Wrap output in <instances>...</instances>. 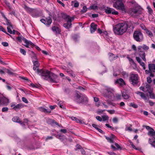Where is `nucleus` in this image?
<instances>
[{"label": "nucleus", "mask_w": 155, "mask_h": 155, "mask_svg": "<svg viewBox=\"0 0 155 155\" xmlns=\"http://www.w3.org/2000/svg\"><path fill=\"white\" fill-rule=\"evenodd\" d=\"M37 71L38 74L43 79L50 82L57 83L59 81L58 76L48 70L37 69Z\"/></svg>", "instance_id": "f257e3e1"}, {"label": "nucleus", "mask_w": 155, "mask_h": 155, "mask_svg": "<svg viewBox=\"0 0 155 155\" xmlns=\"http://www.w3.org/2000/svg\"><path fill=\"white\" fill-rule=\"evenodd\" d=\"M112 89L109 87H107L104 90L103 95L106 99L107 103L110 105L114 106V103L112 102L113 100L112 99L113 95Z\"/></svg>", "instance_id": "f03ea898"}, {"label": "nucleus", "mask_w": 155, "mask_h": 155, "mask_svg": "<svg viewBox=\"0 0 155 155\" xmlns=\"http://www.w3.org/2000/svg\"><path fill=\"white\" fill-rule=\"evenodd\" d=\"M125 22L119 23L115 25L114 31V33L117 35H122L127 30Z\"/></svg>", "instance_id": "7ed1b4c3"}, {"label": "nucleus", "mask_w": 155, "mask_h": 155, "mask_svg": "<svg viewBox=\"0 0 155 155\" xmlns=\"http://www.w3.org/2000/svg\"><path fill=\"white\" fill-rule=\"evenodd\" d=\"M74 99L76 101L79 103H81L86 104L88 102V99L85 95H79L77 93L74 97Z\"/></svg>", "instance_id": "20e7f679"}, {"label": "nucleus", "mask_w": 155, "mask_h": 155, "mask_svg": "<svg viewBox=\"0 0 155 155\" xmlns=\"http://www.w3.org/2000/svg\"><path fill=\"white\" fill-rule=\"evenodd\" d=\"M129 81L134 86H137L139 82L138 75L137 74H132L130 75Z\"/></svg>", "instance_id": "39448f33"}, {"label": "nucleus", "mask_w": 155, "mask_h": 155, "mask_svg": "<svg viewBox=\"0 0 155 155\" xmlns=\"http://www.w3.org/2000/svg\"><path fill=\"white\" fill-rule=\"evenodd\" d=\"M134 39L137 42H141L143 40V35L141 32L139 31H135L133 34Z\"/></svg>", "instance_id": "423d86ee"}, {"label": "nucleus", "mask_w": 155, "mask_h": 155, "mask_svg": "<svg viewBox=\"0 0 155 155\" xmlns=\"http://www.w3.org/2000/svg\"><path fill=\"white\" fill-rule=\"evenodd\" d=\"M113 6L117 9H119L123 11L125 10L122 0H117L116 2L114 3Z\"/></svg>", "instance_id": "0eeeda50"}, {"label": "nucleus", "mask_w": 155, "mask_h": 155, "mask_svg": "<svg viewBox=\"0 0 155 155\" xmlns=\"http://www.w3.org/2000/svg\"><path fill=\"white\" fill-rule=\"evenodd\" d=\"M66 20L67 22L64 24L63 26L68 29L71 27V22L74 20V18L67 15L66 16Z\"/></svg>", "instance_id": "6e6552de"}, {"label": "nucleus", "mask_w": 155, "mask_h": 155, "mask_svg": "<svg viewBox=\"0 0 155 155\" xmlns=\"http://www.w3.org/2000/svg\"><path fill=\"white\" fill-rule=\"evenodd\" d=\"M104 10L106 13L107 14L112 13L113 15H117L118 14V12L114 9L108 7L105 8Z\"/></svg>", "instance_id": "1a4fd4ad"}, {"label": "nucleus", "mask_w": 155, "mask_h": 155, "mask_svg": "<svg viewBox=\"0 0 155 155\" xmlns=\"http://www.w3.org/2000/svg\"><path fill=\"white\" fill-rule=\"evenodd\" d=\"M21 37V40H23L25 44L24 46L28 48L29 45L34 46L35 45L31 41H28L22 36Z\"/></svg>", "instance_id": "9d476101"}, {"label": "nucleus", "mask_w": 155, "mask_h": 155, "mask_svg": "<svg viewBox=\"0 0 155 155\" xmlns=\"http://www.w3.org/2000/svg\"><path fill=\"white\" fill-rule=\"evenodd\" d=\"M40 21L46 25H49L51 24L52 22L51 19L49 17L45 19H41L40 20Z\"/></svg>", "instance_id": "9b49d317"}, {"label": "nucleus", "mask_w": 155, "mask_h": 155, "mask_svg": "<svg viewBox=\"0 0 155 155\" xmlns=\"http://www.w3.org/2000/svg\"><path fill=\"white\" fill-rule=\"evenodd\" d=\"M125 22V24L126 25L127 30L128 29V28H129L130 29H131L132 31H133L134 27L133 22L130 21Z\"/></svg>", "instance_id": "f8f14e48"}, {"label": "nucleus", "mask_w": 155, "mask_h": 155, "mask_svg": "<svg viewBox=\"0 0 155 155\" xmlns=\"http://www.w3.org/2000/svg\"><path fill=\"white\" fill-rule=\"evenodd\" d=\"M108 55L109 60L110 61H113L116 59L118 56L117 55H115L112 53L109 52L108 53Z\"/></svg>", "instance_id": "ddd939ff"}, {"label": "nucleus", "mask_w": 155, "mask_h": 155, "mask_svg": "<svg viewBox=\"0 0 155 155\" xmlns=\"http://www.w3.org/2000/svg\"><path fill=\"white\" fill-rule=\"evenodd\" d=\"M138 50V53L139 56L142 58L143 60L144 61H146V59L145 58V51H144L143 49Z\"/></svg>", "instance_id": "4468645a"}, {"label": "nucleus", "mask_w": 155, "mask_h": 155, "mask_svg": "<svg viewBox=\"0 0 155 155\" xmlns=\"http://www.w3.org/2000/svg\"><path fill=\"white\" fill-rule=\"evenodd\" d=\"M135 93L139 95L141 97V98L144 99L146 102L149 100L148 99H147L144 93L139 91H137Z\"/></svg>", "instance_id": "2eb2a0df"}, {"label": "nucleus", "mask_w": 155, "mask_h": 155, "mask_svg": "<svg viewBox=\"0 0 155 155\" xmlns=\"http://www.w3.org/2000/svg\"><path fill=\"white\" fill-rule=\"evenodd\" d=\"M131 11L132 13L136 15H138L140 14L141 13V12L140 10L136 8H132Z\"/></svg>", "instance_id": "dca6fc26"}, {"label": "nucleus", "mask_w": 155, "mask_h": 155, "mask_svg": "<svg viewBox=\"0 0 155 155\" xmlns=\"http://www.w3.org/2000/svg\"><path fill=\"white\" fill-rule=\"evenodd\" d=\"M109 117L107 115H103L102 116V117L100 116H97V120L100 121H105L108 120Z\"/></svg>", "instance_id": "f3484780"}, {"label": "nucleus", "mask_w": 155, "mask_h": 155, "mask_svg": "<svg viewBox=\"0 0 155 155\" xmlns=\"http://www.w3.org/2000/svg\"><path fill=\"white\" fill-rule=\"evenodd\" d=\"M97 28V25L94 23H92L90 25V30L91 33H93L96 30Z\"/></svg>", "instance_id": "a211bd4d"}, {"label": "nucleus", "mask_w": 155, "mask_h": 155, "mask_svg": "<svg viewBox=\"0 0 155 155\" xmlns=\"http://www.w3.org/2000/svg\"><path fill=\"white\" fill-rule=\"evenodd\" d=\"M149 143L152 147H155V136L150 138L149 139Z\"/></svg>", "instance_id": "6ab92c4d"}, {"label": "nucleus", "mask_w": 155, "mask_h": 155, "mask_svg": "<svg viewBox=\"0 0 155 155\" xmlns=\"http://www.w3.org/2000/svg\"><path fill=\"white\" fill-rule=\"evenodd\" d=\"M148 68L151 73L155 72V64H149Z\"/></svg>", "instance_id": "aec40b11"}, {"label": "nucleus", "mask_w": 155, "mask_h": 155, "mask_svg": "<svg viewBox=\"0 0 155 155\" xmlns=\"http://www.w3.org/2000/svg\"><path fill=\"white\" fill-rule=\"evenodd\" d=\"M115 83L116 84H119L121 85H123L125 84L124 80L122 78H119L117 79L115 81Z\"/></svg>", "instance_id": "412c9836"}, {"label": "nucleus", "mask_w": 155, "mask_h": 155, "mask_svg": "<svg viewBox=\"0 0 155 155\" xmlns=\"http://www.w3.org/2000/svg\"><path fill=\"white\" fill-rule=\"evenodd\" d=\"M9 103V100L5 97L2 98V102L1 104L7 105Z\"/></svg>", "instance_id": "4be33fe9"}, {"label": "nucleus", "mask_w": 155, "mask_h": 155, "mask_svg": "<svg viewBox=\"0 0 155 155\" xmlns=\"http://www.w3.org/2000/svg\"><path fill=\"white\" fill-rule=\"evenodd\" d=\"M39 110L43 112L45 114H49L50 113H51V111L50 110H49L47 109L42 107H39Z\"/></svg>", "instance_id": "5701e85b"}, {"label": "nucleus", "mask_w": 155, "mask_h": 155, "mask_svg": "<svg viewBox=\"0 0 155 155\" xmlns=\"http://www.w3.org/2000/svg\"><path fill=\"white\" fill-rule=\"evenodd\" d=\"M149 48V47L145 44H143L142 46H139L137 47L138 49H143L144 50H147Z\"/></svg>", "instance_id": "b1692460"}, {"label": "nucleus", "mask_w": 155, "mask_h": 155, "mask_svg": "<svg viewBox=\"0 0 155 155\" xmlns=\"http://www.w3.org/2000/svg\"><path fill=\"white\" fill-rule=\"evenodd\" d=\"M52 29L54 32L56 34H59L61 32L60 30L58 27H53L52 28Z\"/></svg>", "instance_id": "393cba45"}, {"label": "nucleus", "mask_w": 155, "mask_h": 155, "mask_svg": "<svg viewBox=\"0 0 155 155\" xmlns=\"http://www.w3.org/2000/svg\"><path fill=\"white\" fill-rule=\"evenodd\" d=\"M66 71L71 77L73 78L75 77V75L72 70L70 69H67Z\"/></svg>", "instance_id": "a878e982"}, {"label": "nucleus", "mask_w": 155, "mask_h": 155, "mask_svg": "<svg viewBox=\"0 0 155 155\" xmlns=\"http://www.w3.org/2000/svg\"><path fill=\"white\" fill-rule=\"evenodd\" d=\"M12 120L15 122L19 123L21 124H24L23 123H22L21 121L20 120L19 117H14L12 119Z\"/></svg>", "instance_id": "bb28decb"}, {"label": "nucleus", "mask_w": 155, "mask_h": 155, "mask_svg": "<svg viewBox=\"0 0 155 155\" xmlns=\"http://www.w3.org/2000/svg\"><path fill=\"white\" fill-rule=\"evenodd\" d=\"M24 106L23 104L21 103L17 104L15 106V110H17L21 108H22L24 107Z\"/></svg>", "instance_id": "cd10ccee"}, {"label": "nucleus", "mask_w": 155, "mask_h": 155, "mask_svg": "<svg viewBox=\"0 0 155 155\" xmlns=\"http://www.w3.org/2000/svg\"><path fill=\"white\" fill-rule=\"evenodd\" d=\"M148 135L149 136H152V137L155 136V131L153 130H150L148 133Z\"/></svg>", "instance_id": "c85d7f7f"}, {"label": "nucleus", "mask_w": 155, "mask_h": 155, "mask_svg": "<svg viewBox=\"0 0 155 155\" xmlns=\"http://www.w3.org/2000/svg\"><path fill=\"white\" fill-rule=\"evenodd\" d=\"M25 8L26 11H29L31 13H32L33 12H35V9L30 8L26 6H25Z\"/></svg>", "instance_id": "c756f323"}, {"label": "nucleus", "mask_w": 155, "mask_h": 155, "mask_svg": "<svg viewBox=\"0 0 155 155\" xmlns=\"http://www.w3.org/2000/svg\"><path fill=\"white\" fill-rule=\"evenodd\" d=\"M122 96L125 99H128L130 97V96L126 93H123L122 94Z\"/></svg>", "instance_id": "7c9ffc66"}, {"label": "nucleus", "mask_w": 155, "mask_h": 155, "mask_svg": "<svg viewBox=\"0 0 155 155\" xmlns=\"http://www.w3.org/2000/svg\"><path fill=\"white\" fill-rule=\"evenodd\" d=\"M72 120H75L77 123H82V120L78 119L76 117H71Z\"/></svg>", "instance_id": "2f4dec72"}, {"label": "nucleus", "mask_w": 155, "mask_h": 155, "mask_svg": "<svg viewBox=\"0 0 155 155\" xmlns=\"http://www.w3.org/2000/svg\"><path fill=\"white\" fill-rule=\"evenodd\" d=\"M148 93L149 96L150 98L155 99V94L154 93L151 91L149 92Z\"/></svg>", "instance_id": "473e14b6"}, {"label": "nucleus", "mask_w": 155, "mask_h": 155, "mask_svg": "<svg viewBox=\"0 0 155 155\" xmlns=\"http://www.w3.org/2000/svg\"><path fill=\"white\" fill-rule=\"evenodd\" d=\"M32 62L34 64V66L38 68L40 64L37 61H33Z\"/></svg>", "instance_id": "72a5a7b5"}, {"label": "nucleus", "mask_w": 155, "mask_h": 155, "mask_svg": "<svg viewBox=\"0 0 155 155\" xmlns=\"http://www.w3.org/2000/svg\"><path fill=\"white\" fill-rule=\"evenodd\" d=\"M145 89L146 90V91L150 92V90L151 87L150 85L148 84H146V86H145Z\"/></svg>", "instance_id": "f704fd0d"}, {"label": "nucleus", "mask_w": 155, "mask_h": 155, "mask_svg": "<svg viewBox=\"0 0 155 155\" xmlns=\"http://www.w3.org/2000/svg\"><path fill=\"white\" fill-rule=\"evenodd\" d=\"M127 58L128 59L129 61L130 62V63L132 64H133L134 65H136V64L135 63L134 61L133 60V59L130 58L129 57H127Z\"/></svg>", "instance_id": "c9c22d12"}, {"label": "nucleus", "mask_w": 155, "mask_h": 155, "mask_svg": "<svg viewBox=\"0 0 155 155\" xmlns=\"http://www.w3.org/2000/svg\"><path fill=\"white\" fill-rule=\"evenodd\" d=\"M146 32L148 34V35L150 37L153 36V34L152 32L148 29H146Z\"/></svg>", "instance_id": "e433bc0d"}, {"label": "nucleus", "mask_w": 155, "mask_h": 155, "mask_svg": "<svg viewBox=\"0 0 155 155\" xmlns=\"http://www.w3.org/2000/svg\"><path fill=\"white\" fill-rule=\"evenodd\" d=\"M3 69L4 71H5V72L9 74L12 75L13 74V73L8 69L3 68Z\"/></svg>", "instance_id": "4c0bfd02"}, {"label": "nucleus", "mask_w": 155, "mask_h": 155, "mask_svg": "<svg viewBox=\"0 0 155 155\" xmlns=\"http://www.w3.org/2000/svg\"><path fill=\"white\" fill-rule=\"evenodd\" d=\"M105 137L106 140H107L108 142L110 143H114V140L112 139V138L109 137H107L106 136H105Z\"/></svg>", "instance_id": "58836bf2"}, {"label": "nucleus", "mask_w": 155, "mask_h": 155, "mask_svg": "<svg viewBox=\"0 0 155 155\" xmlns=\"http://www.w3.org/2000/svg\"><path fill=\"white\" fill-rule=\"evenodd\" d=\"M6 25H8V27H10L12 29H13V27L12 25L11 24V23L10 22L9 20L8 19L7 20H6Z\"/></svg>", "instance_id": "ea45409f"}, {"label": "nucleus", "mask_w": 155, "mask_h": 155, "mask_svg": "<svg viewBox=\"0 0 155 155\" xmlns=\"http://www.w3.org/2000/svg\"><path fill=\"white\" fill-rule=\"evenodd\" d=\"M58 137V138L61 140V141H63L64 139L65 138V136L64 135H59Z\"/></svg>", "instance_id": "a19ab883"}, {"label": "nucleus", "mask_w": 155, "mask_h": 155, "mask_svg": "<svg viewBox=\"0 0 155 155\" xmlns=\"http://www.w3.org/2000/svg\"><path fill=\"white\" fill-rule=\"evenodd\" d=\"M0 31H2L4 33H6V34H7L8 35H10V36H11L4 29V28L1 26H0Z\"/></svg>", "instance_id": "79ce46f5"}, {"label": "nucleus", "mask_w": 155, "mask_h": 155, "mask_svg": "<svg viewBox=\"0 0 155 155\" xmlns=\"http://www.w3.org/2000/svg\"><path fill=\"white\" fill-rule=\"evenodd\" d=\"M97 8V5H92L89 8L90 9L95 10Z\"/></svg>", "instance_id": "37998d69"}, {"label": "nucleus", "mask_w": 155, "mask_h": 155, "mask_svg": "<svg viewBox=\"0 0 155 155\" xmlns=\"http://www.w3.org/2000/svg\"><path fill=\"white\" fill-rule=\"evenodd\" d=\"M87 8L86 6H84L83 7L82 9L81 10V12H83V13H84L86 12L87 11Z\"/></svg>", "instance_id": "c03bdc74"}, {"label": "nucleus", "mask_w": 155, "mask_h": 155, "mask_svg": "<svg viewBox=\"0 0 155 155\" xmlns=\"http://www.w3.org/2000/svg\"><path fill=\"white\" fill-rule=\"evenodd\" d=\"M103 32L102 30L100 29V28L97 29V33H99L101 35H103Z\"/></svg>", "instance_id": "a18cd8bd"}, {"label": "nucleus", "mask_w": 155, "mask_h": 155, "mask_svg": "<svg viewBox=\"0 0 155 155\" xmlns=\"http://www.w3.org/2000/svg\"><path fill=\"white\" fill-rule=\"evenodd\" d=\"M49 121H50V122L51 123L53 124V123H54L56 124L59 127H60V125L57 122H55L54 120H52L50 119L49 120Z\"/></svg>", "instance_id": "49530a36"}, {"label": "nucleus", "mask_w": 155, "mask_h": 155, "mask_svg": "<svg viewBox=\"0 0 155 155\" xmlns=\"http://www.w3.org/2000/svg\"><path fill=\"white\" fill-rule=\"evenodd\" d=\"M116 98L117 100H120L121 98V96L120 94H116Z\"/></svg>", "instance_id": "de8ad7c7"}, {"label": "nucleus", "mask_w": 155, "mask_h": 155, "mask_svg": "<svg viewBox=\"0 0 155 155\" xmlns=\"http://www.w3.org/2000/svg\"><path fill=\"white\" fill-rule=\"evenodd\" d=\"M130 106L135 108H137L138 107L137 105L134 103H130Z\"/></svg>", "instance_id": "09e8293b"}, {"label": "nucleus", "mask_w": 155, "mask_h": 155, "mask_svg": "<svg viewBox=\"0 0 155 155\" xmlns=\"http://www.w3.org/2000/svg\"><path fill=\"white\" fill-rule=\"evenodd\" d=\"M20 51L21 53L24 55H25L26 54V51L24 49L21 48L20 49Z\"/></svg>", "instance_id": "8fccbe9b"}, {"label": "nucleus", "mask_w": 155, "mask_h": 155, "mask_svg": "<svg viewBox=\"0 0 155 155\" xmlns=\"http://www.w3.org/2000/svg\"><path fill=\"white\" fill-rule=\"evenodd\" d=\"M112 121L114 123H117L118 122V119L116 117H114L113 118Z\"/></svg>", "instance_id": "3c124183"}, {"label": "nucleus", "mask_w": 155, "mask_h": 155, "mask_svg": "<svg viewBox=\"0 0 155 155\" xmlns=\"http://www.w3.org/2000/svg\"><path fill=\"white\" fill-rule=\"evenodd\" d=\"M7 29L8 30V32L10 33V34H12V29L10 27H8L7 28Z\"/></svg>", "instance_id": "603ef678"}, {"label": "nucleus", "mask_w": 155, "mask_h": 155, "mask_svg": "<svg viewBox=\"0 0 155 155\" xmlns=\"http://www.w3.org/2000/svg\"><path fill=\"white\" fill-rule=\"evenodd\" d=\"M115 145L117 147V150L118 149H120L121 150L122 149V148L117 143H114Z\"/></svg>", "instance_id": "864d4df0"}, {"label": "nucleus", "mask_w": 155, "mask_h": 155, "mask_svg": "<svg viewBox=\"0 0 155 155\" xmlns=\"http://www.w3.org/2000/svg\"><path fill=\"white\" fill-rule=\"evenodd\" d=\"M76 148L75 149V150H77L78 149H81L82 148L81 147L79 144H77L76 146Z\"/></svg>", "instance_id": "5fc2aeb1"}, {"label": "nucleus", "mask_w": 155, "mask_h": 155, "mask_svg": "<svg viewBox=\"0 0 155 155\" xmlns=\"http://www.w3.org/2000/svg\"><path fill=\"white\" fill-rule=\"evenodd\" d=\"M147 82L149 84L151 83L152 82V80L151 78L150 77H148L147 78Z\"/></svg>", "instance_id": "6e6d98bb"}, {"label": "nucleus", "mask_w": 155, "mask_h": 155, "mask_svg": "<svg viewBox=\"0 0 155 155\" xmlns=\"http://www.w3.org/2000/svg\"><path fill=\"white\" fill-rule=\"evenodd\" d=\"M130 145H131L132 147L134 149H135L136 150H138V149L136 147H135V146L134 145L133 143H132V142L131 141H130Z\"/></svg>", "instance_id": "4d7b16f0"}, {"label": "nucleus", "mask_w": 155, "mask_h": 155, "mask_svg": "<svg viewBox=\"0 0 155 155\" xmlns=\"http://www.w3.org/2000/svg\"><path fill=\"white\" fill-rule=\"evenodd\" d=\"M122 74L124 77H127L128 76V74L125 71H123Z\"/></svg>", "instance_id": "13d9d810"}, {"label": "nucleus", "mask_w": 155, "mask_h": 155, "mask_svg": "<svg viewBox=\"0 0 155 155\" xmlns=\"http://www.w3.org/2000/svg\"><path fill=\"white\" fill-rule=\"evenodd\" d=\"M22 100L25 103H27L28 102L27 100L24 97H23L22 98Z\"/></svg>", "instance_id": "bf43d9fd"}, {"label": "nucleus", "mask_w": 155, "mask_h": 155, "mask_svg": "<svg viewBox=\"0 0 155 155\" xmlns=\"http://www.w3.org/2000/svg\"><path fill=\"white\" fill-rule=\"evenodd\" d=\"M2 44L3 46L5 47L8 46V43L5 42H2Z\"/></svg>", "instance_id": "052dcab7"}, {"label": "nucleus", "mask_w": 155, "mask_h": 155, "mask_svg": "<svg viewBox=\"0 0 155 155\" xmlns=\"http://www.w3.org/2000/svg\"><path fill=\"white\" fill-rule=\"evenodd\" d=\"M60 132H61L65 134V133H67V130L66 129H62L60 130Z\"/></svg>", "instance_id": "680f3d73"}, {"label": "nucleus", "mask_w": 155, "mask_h": 155, "mask_svg": "<svg viewBox=\"0 0 155 155\" xmlns=\"http://www.w3.org/2000/svg\"><path fill=\"white\" fill-rule=\"evenodd\" d=\"M81 153L83 155H86L85 152L83 148H81Z\"/></svg>", "instance_id": "e2e57ef3"}, {"label": "nucleus", "mask_w": 155, "mask_h": 155, "mask_svg": "<svg viewBox=\"0 0 155 155\" xmlns=\"http://www.w3.org/2000/svg\"><path fill=\"white\" fill-rule=\"evenodd\" d=\"M145 127H146V129L147 130H153V129L152 128L149 126H145Z\"/></svg>", "instance_id": "0e129e2a"}, {"label": "nucleus", "mask_w": 155, "mask_h": 155, "mask_svg": "<svg viewBox=\"0 0 155 155\" xmlns=\"http://www.w3.org/2000/svg\"><path fill=\"white\" fill-rule=\"evenodd\" d=\"M136 59L137 61L139 63H140L141 61V60L140 58L138 57H136Z\"/></svg>", "instance_id": "69168bd1"}, {"label": "nucleus", "mask_w": 155, "mask_h": 155, "mask_svg": "<svg viewBox=\"0 0 155 155\" xmlns=\"http://www.w3.org/2000/svg\"><path fill=\"white\" fill-rule=\"evenodd\" d=\"M8 110V108L7 107H3L2 109V112L7 111Z\"/></svg>", "instance_id": "338daca9"}, {"label": "nucleus", "mask_w": 155, "mask_h": 155, "mask_svg": "<svg viewBox=\"0 0 155 155\" xmlns=\"http://www.w3.org/2000/svg\"><path fill=\"white\" fill-rule=\"evenodd\" d=\"M147 8L148 10V12L149 14H151L153 12L152 9L149 7H147Z\"/></svg>", "instance_id": "774afa93"}]
</instances>
